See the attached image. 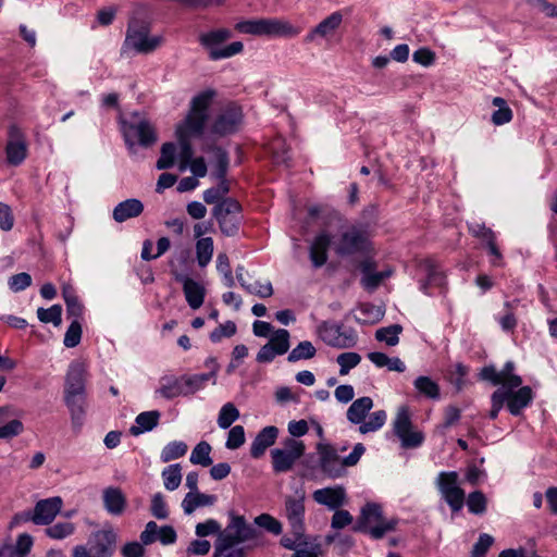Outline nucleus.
Listing matches in <instances>:
<instances>
[{
    "label": "nucleus",
    "mask_w": 557,
    "mask_h": 557,
    "mask_svg": "<svg viewBox=\"0 0 557 557\" xmlns=\"http://www.w3.org/2000/svg\"><path fill=\"white\" fill-rule=\"evenodd\" d=\"M87 368L84 362L73 361L70 363L64 382L63 399L71 416L74 431H79L85 423L87 401Z\"/></svg>",
    "instance_id": "1"
},
{
    "label": "nucleus",
    "mask_w": 557,
    "mask_h": 557,
    "mask_svg": "<svg viewBox=\"0 0 557 557\" xmlns=\"http://www.w3.org/2000/svg\"><path fill=\"white\" fill-rule=\"evenodd\" d=\"M315 448L319 455L320 469L330 479L344 476L346 474L345 468L356 466L366 453L362 443H357L352 451L344 458L339 457L338 451L331 444L318 443Z\"/></svg>",
    "instance_id": "2"
},
{
    "label": "nucleus",
    "mask_w": 557,
    "mask_h": 557,
    "mask_svg": "<svg viewBox=\"0 0 557 557\" xmlns=\"http://www.w3.org/2000/svg\"><path fill=\"white\" fill-rule=\"evenodd\" d=\"M235 29L240 34L258 37H285L293 38L299 34V29L290 23L276 17H261L239 21Z\"/></svg>",
    "instance_id": "3"
},
{
    "label": "nucleus",
    "mask_w": 557,
    "mask_h": 557,
    "mask_svg": "<svg viewBox=\"0 0 557 557\" xmlns=\"http://www.w3.org/2000/svg\"><path fill=\"white\" fill-rule=\"evenodd\" d=\"M397 520H385L383 516L382 506L376 503H367L360 511L356 523L352 525V531L357 533L370 534L372 539L380 540L387 532L394 531L397 525Z\"/></svg>",
    "instance_id": "4"
},
{
    "label": "nucleus",
    "mask_w": 557,
    "mask_h": 557,
    "mask_svg": "<svg viewBox=\"0 0 557 557\" xmlns=\"http://www.w3.org/2000/svg\"><path fill=\"white\" fill-rule=\"evenodd\" d=\"M334 250L338 257L371 255L374 248L370 239L368 225L363 223H355L348 226L347 230L342 232Z\"/></svg>",
    "instance_id": "5"
},
{
    "label": "nucleus",
    "mask_w": 557,
    "mask_h": 557,
    "mask_svg": "<svg viewBox=\"0 0 557 557\" xmlns=\"http://www.w3.org/2000/svg\"><path fill=\"white\" fill-rule=\"evenodd\" d=\"M233 33L228 28H215L199 35L198 41L200 46L208 52L211 61L232 58L244 50L242 41H233L221 47L225 41L232 38Z\"/></svg>",
    "instance_id": "6"
},
{
    "label": "nucleus",
    "mask_w": 557,
    "mask_h": 557,
    "mask_svg": "<svg viewBox=\"0 0 557 557\" xmlns=\"http://www.w3.org/2000/svg\"><path fill=\"white\" fill-rule=\"evenodd\" d=\"M149 22L132 18L128 22L124 45L131 46L136 52L148 54L159 48L164 38L160 35L150 36Z\"/></svg>",
    "instance_id": "7"
},
{
    "label": "nucleus",
    "mask_w": 557,
    "mask_h": 557,
    "mask_svg": "<svg viewBox=\"0 0 557 557\" xmlns=\"http://www.w3.org/2000/svg\"><path fill=\"white\" fill-rule=\"evenodd\" d=\"M244 110L236 101H227L215 114L210 132L219 137H226L238 133L244 125Z\"/></svg>",
    "instance_id": "8"
},
{
    "label": "nucleus",
    "mask_w": 557,
    "mask_h": 557,
    "mask_svg": "<svg viewBox=\"0 0 557 557\" xmlns=\"http://www.w3.org/2000/svg\"><path fill=\"white\" fill-rule=\"evenodd\" d=\"M117 534L113 529L94 532L87 545H77L73 557H112L116 550Z\"/></svg>",
    "instance_id": "9"
},
{
    "label": "nucleus",
    "mask_w": 557,
    "mask_h": 557,
    "mask_svg": "<svg viewBox=\"0 0 557 557\" xmlns=\"http://www.w3.org/2000/svg\"><path fill=\"white\" fill-rule=\"evenodd\" d=\"M212 215L216 220L220 231L227 237L238 234L243 222V206L235 198H226L212 209Z\"/></svg>",
    "instance_id": "10"
},
{
    "label": "nucleus",
    "mask_w": 557,
    "mask_h": 557,
    "mask_svg": "<svg viewBox=\"0 0 557 557\" xmlns=\"http://www.w3.org/2000/svg\"><path fill=\"white\" fill-rule=\"evenodd\" d=\"M121 132L129 153L135 152V139L143 148L152 147L158 140V134L151 123L141 119L138 122L121 121Z\"/></svg>",
    "instance_id": "11"
},
{
    "label": "nucleus",
    "mask_w": 557,
    "mask_h": 557,
    "mask_svg": "<svg viewBox=\"0 0 557 557\" xmlns=\"http://www.w3.org/2000/svg\"><path fill=\"white\" fill-rule=\"evenodd\" d=\"M319 336L329 346L345 349L355 347L358 335L352 327H344L343 324L323 321L318 326Z\"/></svg>",
    "instance_id": "12"
},
{
    "label": "nucleus",
    "mask_w": 557,
    "mask_h": 557,
    "mask_svg": "<svg viewBox=\"0 0 557 557\" xmlns=\"http://www.w3.org/2000/svg\"><path fill=\"white\" fill-rule=\"evenodd\" d=\"M7 136L8 139L4 147L5 161L11 166H18L28 156L26 136L16 124L9 125Z\"/></svg>",
    "instance_id": "13"
},
{
    "label": "nucleus",
    "mask_w": 557,
    "mask_h": 557,
    "mask_svg": "<svg viewBox=\"0 0 557 557\" xmlns=\"http://www.w3.org/2000/svg\"><path fill=\"white\" fill-rule=\"evenodd\" d=\"M516 364L513 361L508 360L500 371H497L494 366H485L480 372V377L484 381L491 382L493 385H502L505 388H517L522 385V377L515 374Z\"/></svg>",
    "instance_id": "14"
},
{
    "label": "nucleus",
    "mask_w": 557,
    "mask_h": 557,
    "mask_svg": "<svg viewBox=\"0 0 557 557\" xmlns=\"http://www.w3.org/2000/svg\"><path fill=\"white\" fill-rule=\"evenodd\" d=\"M419 268L425 273L426 277L424 281L420 282V290L431 296V288L435 287L444 292L446 288V274L441 269L440 264L432 258L422 259L419 263Z\"/></svg>",
    "instance_id": "15"
},
{
    "label": "nucleus",
    "mask_w": 557,
    "mask_h": 557,
    "mask_svg": "<svg viewBox=\"0 0 557 557\" xmlns=\"http://www.w3.org/2000/svg\"><path fill=\"white\" fill-rule=\"evenodd\" d=\"M517 388L518 389L500 388V394L505 398L506 408L510 414L515 417L520 416L523 409L528 408L534 399V392L529 385H520Z\"/></svg>",
    "instance_id": "16"
},
{
    "label": "nucleus",
    "mask_w": 557,
    "mask_h": 557,
    "mask_svg": "<svg viewBox=\"0 0 557 557\" xmlns=\"http://www.w3.org/2000/svg\"><path fill=\"white\" fill-rule=\"evenodd\" d=\"M305 494L298 497L287 496L285 499V513L289 522L292 533L297 540L305 533Z\"/></svg>",
    "instance_id": "17"
},
{
    "label": "nucleus",
    "mask_w": 557,
    "mask_h": 557,
    "mask_svg": "<svg viewBox=\"0 0 557 557\" xmlns=\"http://www.w3.org/2000/svg\"><path fill=\"white\" fill-rule=\"evenodd\" d=\"M63 500L59 496L40 499L34 507L33 515L27 513L26 520H32L37 525L50 524L60 512Z\"/></svg>",
    "instance_id": "18"
},
{
    "label": "nucleus",
    "mask_w": 557,
    "mask_h": 557,
    "mask_svg": "<svg viewBox=\"0 0 557 557\" xmlns=\"http://www.w3.org/2000/svg\"><path fill=\"white\" fill-rule=\"evenodd\" d=\"M174 280L183 285V292L188 306L196 310L205 301L206 288L186 274L173 272Z\"/></svg>",
    "instance_id": "19"
},
{
    "label": "nucleus",
    "mask_w": 557,
    "mask_h": 557,
    "mask_svg": "<svg viewBox=\"0 0 557 557\" xmlns=\"http://www.w3.org/2000/svg\"><path fill=\"white\" fill-rule=\"evenodd\" d=\"M332 244V237L327 232H320L312 240L309 248V258L314 268L323 267L329 258V249Z\"/></svg>",
    "instance_id": "20"
},
{
    "label": "nucleus",
    "mask_w": 557,
    "mask_h": 557,
    "mask_svg": "<svg viewBox=\"0 0 557 557\" xmlns=\"http://www.w3.org/2000/svg\"><path fill=\"white\" fill-rule=\"evenodd\" d=\"M312 497L318 504L324 505L334 510L341 508L344 505L346 499V491L341 485L334 487H323L314 491Z\"/></svg>",
    "instance_id": "21"
},
{
    "label": "nucleus",
    "mask_w": 557,
    "mask_h": 557,
    "mask_svg": "<svg viewBox=\"0 0 557 557\" xmlns=\"http://www.w3.org/2000/svg\"><path fill=\"white\" fill-rule=\"evenodd\" d=\"M278 435V429L274 425L263 428L255 437L250 446V456L253 459L261 458L265 450L272 446Z\"/></svg>",
    "instance_id": "22"
},
{
    "label": "nucleus",
    "mask_w": 557,
    "mask_h": 557,
    "mask_svg": "<svg viewBox=\"0 0 557 557\" xmlns=\"http://www.w3.org/2000/svg\"><path fill=\"white\" fill-rule=\"evenodd\" d=\"M343 22V15L339 11H335L327 17L322 20L313 27L305 37L306 42H312L317 37L326 38L335 33Z\"/></svg>",
    "instance_id": "23"
},
{
    "label": "nucleus",
    "mask_w": 557,
    "mask_h": 557,
    "mask_svg": "<svg viewBox=\"0 0 557 557\" xmlns=\"http://www.w3.org/2000/svg\"><path fill=\"white\" fill-rule=\"evenodd\" d=\"M207 121L208 114H202L189 109L184 123L177 127L176 134L200 137L205 132Z\"/></svg>",
    "instance_id": "24"
},
{
    "label": "nucleus",
    "mask_w": 557,
    "mask_h": 557,
    "mask_svg": "<svg viewBox=\"0 0 557 557\" xmlns=\"http://www.w3.org/2000/svg\"><path fill=\"white\" fill-rule=\"evenodd\" d=\"M207 151L214 156L213 166L210 173L211 178L227 177L230 169V154L227 150L222 146L213 144L208 146Z\"/></svg>",
    "instance_id": "25"
},
{
    "label": "nucleus",
    "mask_w": 557,
    "mask_h": 557,
    "mask_svg": "<svg viewBox=\"0 0 557 557\" xmlns=\"http://www.w3.org/2000/svg\"><path fill=\"white\" fill-rule=\"evenodd\" d=\"M103 506L113 516H120L126 508V497L120 487H107L102 493Z\"/></svg>",
    "instance_id": "26"
},
{
    "label": "nucleus",
    "mask_w": 557,
    "mask_h": 557,
    "mask_svg": "<svg viewBox=\"0 0 557 557\" xmlns=\"http://www.w3.org/2000/svg\"><path fill=\"white\" fill-rule=\"evenodd\" d=\"M144 212V203L136 198H129L119 202L113 209L114 221L123 223L129 219L137 218Z\"/></svg>",
    "instance_id": "27"
},
{
    "label": "nucleus",
    "mask_w": 557,
    "mask_h": 557,
    "mask_svg": "<svg viewBox=\"0 0 557 557\" xmlns=\"http://www.w3.org/2000/svg\"><path fill=\"white\" fill-rule=\"evenodd\" d=\"M216 499L215 495L203 494L199 491L188 492L182 502V508L186 515H191L198 507L214 505Z\"/></svg>",
    "instance_id": "28"
},
{
    "label": "nucleus",
    "mask_w": 557,
    "mask_h": 557,
    "mask_svg": "<svg viewBox=\"0 0 557 557\" xmlns=\"http://www.w3.org/2000/svg\"><path fill=\"white\" fill-rule=\"evenodd\" d=\"M160 417L161 413L158 410L140 412L135 419L136 425L129 429L131 434L137 436L144 432L152 431L159 424Z\"/></svg>",
    "instance_id": "29"
},
{
    "label": "nucleus",
    "mask_w": 557,
    "mask_h": 557,
    "mask_svg": "<svg viewBox=\"0 0 557 557\" xmlns=\"http://www.w3.org/2000/svg\"><path fill=\"white\" fill-rule=\"evenodd\" d=\"M372 407L373 400L371 397L363 396L356 399L347 409L346 416L348 421L354 424H361Z\"/></svg>",
    "instance_id": "30"
},
{
    "label": "nucleus",
    "mask_w": 557,
    "mask_h": 557,
    "mask_svg": "<svg viewBox=\"0 0 557 557\" xmlns=\"http://www.w3.org/2000/svg\"><path fill=\"white\" fill-rule=\"evenodd\" d=\"M184 382L183 375L175 377V376H164L161 379V386L158 389V393L165 399H173L178 396L185 395V388L182 384Z\"/></svg>",
    "instance_id": "31"
},
{
    "label": "nucleus",
    "mask_w": 557,
    "mask_h": 557,
    "mask_svg": "<svg viewBox=\"0 0 557 557\" xmlns=\"http://www.w3.org/2000/svg\"><path fill=\"white\" fill-rule=\"evenodd\" d=\"M413 386L420 396L437 400L441 397V388L437 382L430 376L420 375L413 381Z\"/></svg>",
    "instance_id": "32"
},
{
    "label": "nucleus",
    "mask_w": 557,
    "mask_h": 557,
    "mask_svg": "<svg viewBox=\"0 0 557 557\" xmlns=\"http://www.w3.org/2000/svg\"><path fill=\"white\" fill-rule=\"evenodd\" d=\"M184 382L182 383L185 388V395L189 396L195 394L196 392L206 387V384L210 380H214V373H200L193 375H183Z\"/></svg>",
    "instance_id": "33"
},
{
    "label": "nucleus",
    "mask_w": 557,
    "mask_h": 557,
    "mask_svg": "<svg viewBox=\"0 0 557 557\" xmlns=\"http://www.w3.org/2000/svg\"><path fill=\"white\" fill-rule=\"evenodd\" d=\"M272 468L275 473H285L293 469L295 459L286 451L280 448L271 450Z\"/></svg>",
    "instance_id": "34"
},
{
    "label": "nucleus",
    "mask_w": 557,
    "mask_h": 557,
    "mask_svg": "<svg viewBox=\"0 0 557 557\" xmlns=\"http://www.w3.org/2000/svg\"><path fill=\"white\" fill-rule=\"evenodd\" d=\"M188 446L183 441H172L161 450L160 459L162 462H170L186 455Z\"/></svg>",
    "instance_id": "35"
},
{
    "label": "nucleus",
    "mask_w": 557,
    "mask_h": 557,
    "mask_svg": "<svg viewBox=\"0 0 557 557\" xmlns=\"http://www.w3.org/2000/svg\"><path fill=\"white\" fill-rule=\"evenodd\" d=\"M211 446L208 442H199L193 449L189 460L193 465H200L202 467H209L212 465V458L210 457Z\"/></svg>",
    "instance_id": "36"
},
{
    "label": "nucleus",
    "mask_w": 557,
    "mask_h": 557,
    "mask_svg": "<svg viewBox=\"0 0 557 557\" xmlns=\"http://www.w3.org/2000/svg\"><path fill=\"white\" fill-rule=\"evenodd\" d=\"M216 96V91L214 89H206L197 94L190 101V110L208 114L211 102Z\"/></svg>",
    "instance_id": "37"
},
{
    "label": "nucleus",
    "mask_w": 557,
    "mask_h": 557,
    "mask_svg": "<svg viewBox=\"0 0 557 557\" xmlns=\"http://www.w3.org/2000/svg\"><path fill=\"white\" fill-rule=\"evenodd\" d=\"M317 349L309 341L300 342L287 356V361L295 363L299 360L311 359L315 356Z\"/></svg>",
    "instance_id": "38"
},
{
    "label": "nucleus",
    "mask_w": 557,
    "mask_h": 557,
    "mask_svg": "<svg viewBox=\"0 0 557 557\" xmlns=\"http://www.w3.org/2000/svg\"><path fill=\"white\" fill-rule=\"evenodd\" d=\"M196 255L199 267L203 268L212 259L213 239L211 237L199 238L196 243Z\"/></svg>",
    "instance_id": "39"
},
{
    "label": "nucleus",
    "mask_w": 557,
    "mask_h": 557,
    "mask_svg": "<svg viewBox=\"0 0 557 557\" xmlns=\"http://www.w3.org/2000/svg\"><path fill=\"white\" fill-rule=\"evenodd\" d=\"M164 487L168 491H175L182 482V468L180 463H173L162 471Z\"/></svg>",
    "instance_id": "40"
},
{
    "label": "nucleus",
    "mask_w": 557,
    "mask_h": 557,
    "mask_svg": "<svg viewBox=\"0 0 557 557\" xmlns=\"http://www.w3.org/2000/svg\"><path fill=\"white\" fill-rule=\"evenodd\" d=\"M176 146L172 141L164 143L161 147L160 157L157 161L158 170H168L174 166Z\"/></svg>",
    "instance_id": "41"
},
{
    "label": "nucleus",
    "mask_w": 557,
    "mask_h": 557,
    "mask_svg": "<svg viewBox=\"0 0 557 557\" xmlns=\"http://www.w3.org/2000/svg\"><path fill=\"white\" fill-rule=\"evenodd\" d=\"M403 332L400 324H392L386 327H381L375 332V339L385 342L388 346H395L399 343V334Z\"/></svg>",
    "instance_id": "42"
},
{
    "label": "nucleus",
    "mask_w": 557,
    "mask_h": 557,
    "mask_svg": "<svg viewBox=\"0 0 557 557\" xmlns=\"http://www.w3.org/2000/svg\"><path fill=\"white\" fill-rule=\"evenodd\" d=\"M386 418L387 416L385 410H376L372 412L367 421L363 420V422H361L359 432L361 434H367L369 432H375L380 430L385 424Z\"/></svg>",
    "instance_id": "43"
},
{
    "label": "nucleus",
    "mask_w": 557,
    "mask_h": 557,
    "mask_svg": "<svg viewBox=\"0 0 557 557\" xmlns=\"http://www.w3.org/2000/svg\"><path fill=\"white\" fill-rule=\"evenodd\" d=\"M289 332L287 330L280 329L274 332L268 344L272 346L274 352L282 356L289 349Z\"/></svg>",
    "instance_id": "44"
},
{
    "label": "nucleus",
    "mask_w": 557,
    "mask_h": 557,
    "mask_svg": "<svg viewBox=\"0 0 557 557\" xmlns=\"http://www.w3.org/2000/svg\"><path fill=\"white\" fill-rule=\"evenodd\" d=\"M467 506L469 512L483 515L487 508V498L482 491H473L468 495Z\"/></svg>",
    "instance_id": "45"
},
{
    "label": "nucleus",
    "mask_w": 557,
    "mask_h": 557,
    "mask_svg": "<svg viewBox=\"0 0 557 557\" xmlns=\"http://www.w3.org/2000/svg\"><path fill=\"white\" fill-rule=\"evenodd\" d=\"M239 418V411L232 403H226L222 406L219 417L218 424L221 429H228Z\"/></svg>",
    "instance_id": "46"
},
{
    "label": "nucleus",
    "mask_w": 557,
    "mask_h": 557,
    "mask_svg": "<svg viewBox=\"0 0 557 557\" xmlns=\"http://www.w3.org/2000/svg\"><path fill=\"white\" fill-rule=\"evenodd\" d=\"M441 494L453 512H457L462 509L465 505L466 493L461 487L457 486Z\"/></svg>",
    "instance_id": "47"
},
{
    "label": "nucleus",
    "mask_w": 557,
    "mask_h": 557,
    "mask_svg": "<svg viewBox=\"0 0 557 557\" xmlns=\"http://www.w3.org/2000/svg\"><path fill=\"white\" fill-rule=\"evenodd\" d=\"M37 317L42 323H52L59 326L62 322V307L60 305H52L50 308H39Z\"/></svg>",
    "instance_id": "48"
},
{
    "label": "nucleus",
    "mask_w": 557,
    "mask_h": 557,
    "mask_svg": "<svg viewBox=\"0 0 557 557\" xmlns=\"http://www.w3.org/2000/svg\"><path fill=\"white\" fill-rule=\"evenodd\" d=\"M412 429L410 412L407 406L399 408L394 420V433L398 437L403 433Z\"/></svg>",
    "instance_id": "49"
},
{
    "label": "nucleus",
    "mask_w": 557,
    "mask_h": 557,
    "mask_svg": "<svg viewBox=\"0 0 557 557\" xmlns=\"http://www.w3.org/2000/svg\"><path fill=\"white\" fill-rule=\"evenodd\" d=\"M392 273V270H384L380 272L374 271L367 276H362L360 283L366 290L373 292L383 283L384 280L388 278Z\"/></svg>",
    "instance_id": "50"
},
{
    "label": "nucleus",
    "mask_w": 557,
    "mask_h": 557,
    "mask_svg": "<svg viewBox=\"0 0 557 557\" xmlns=\"http://www.w3.org/2000/svg\"><path fill=\"white\" fill-rule=\"evenodd\" d=\"M237 544H240V542L235 533H220L215 542L213 557H222L226 550H231Z\"/></svg>",
    "instance_id": "51"
},
{
    "label": "nucleus",
    "mask_w": 557,
    "mask_h": 557,
    "mask_svg": "<svg viewBox=\"0 0 557 557\" xmlns=\"http://www.w3.org/2000/svg\"><path fill=\"white\" fill-rule=\"evenodd\" d=\"M336 361L339 364V374L346 375L360 363L361 356L354 351L343 352L337 356Z\"/></svg>",
    "instance_id": "52"
},
{
    "label": "nucleus",
    "mask_w": 557,
    "mask_h": 557,
    "mask_svg": "<svg viewBox=\"0 0 557 557\" xmlns=\"http://www.w3.org/2000/svg\"><path fill=\"white\" fill-rule=\"evenodd\" d=\"M255 524L268 532L280 535L283 531L282 523L270 513H261L255 518Z\"/></svg>",
    "instance_id": "53"
},
{
    "label": "nucleus",
    "mask_w": 557,
    "mask_h": 557,
    "mask_svg": "<svg viewBox=\"0 0 557 557\" xmlns=\"http://www.w3.org/2000/svg\"><path fill=\"white\" fill-rule=\"evenodd\" d=\"M75 531V525L72 522H57L46 529V534L54 540H63L72 535Z\"/></svg>",
    "instance_id": "54"
},
{
    "label": "nucleus",
    "mask_w": 557,
    "mask_h": 557,
    "mask_svg": "<svg viewBox=\"0 0 557 557\" xmlns=\"http://www.w3.org/2000/svg\"><path fill=\"white\" fill-rule=\"evenodd\" d=\"M82 334V323L78 320H73L65 332L64 346L67 348L76 347L81 343Z\"/></svg>",
    "instance_id": "55"
},
{
    "label": "nucleus",
    "mask_w": 557,
    "mask_h": 557,
    "mask_svg": "<svg viewBox=\"0 0 557 557\" xmlns=\"http://www.w3.org/2000/svg\"><path fill=\"white\" fill-rule=\"evenodd\" d=\"M469 373V368L461 362H458L449 370V382L455 388L460 392L466 385V376Z\"/></svg>",
    "instance_id": "56"
},
{
    "label": "nucleus",
    "mask_w": 557,
    "mask_h": 557,
    "mask_svg": "<svg viewBox=\"0 0 557 557\" xmlns=\"http://www.w3.org/2000/svg\"><path fill=\"white\" fill-rule=\"evenodd\" d=\"M505 313L497 319L502 330L506 333L513 332L518 325L517 317L512 310V305L509 301H506L505 305Z\"/></svg>",
    "instance_id": "57"
},
{
    "label": "nucleus",
    "mask_w": 557,
    "mask_h": 557,
    "mask_svg": "<svg viewBox=\"0 0 557 557\" xmlns=\"http://www.w3.org/2000/svg\"><path fill=\"white\" fill-rule=\"evenodd\" d=\"M459 475L456 471H442L437 476V488L441 493L458 486Z\"/></svg>",
    "instance_id": "58"
},
{
    "label": "nucleus",
    "mask_w": 557,
    "mask_h": 557,
    "mask_svg": "<svg viewBox=\"0 0 557 557\" xmlns=\"http://www.w3.org/2000/svg\"><path fill=\"white\" fill-rule=\"evenodd\" d=\"M468 231L473 237L479 238L484 243H487L496 237L492 228L486 227L484 223L480 222L468 223Z\"/></svg>",
    "instance_id": "59"
},
{
    "label": "nucleus",
    "mask_w": 557,
    "mask_h": 557,
    "mask_svg": "<svg viewBox=\"0 0 557 557\" xmlns=\"http://www.w3.org/2000/svg\"><path fill=\"white\" fill-rule=\"evenodd\" d=\"M237 331L236 324L233 321H226L224 324H220L209 335L212 343H219L223 337H232Z\"/></svg>",
    "instance_id": "60"
},
{
    "label": "nucleus",
    "mask_w": 557,
    "mask_h": 557,
    "mask_svg": "<svg viewBox=\"0 0 557 557\" xmlns=\"http://www.w3.org/2000/svg\"><path fill=\"white\" fill-rule=\"evenodd\" d=\"M494 544V537L487 533L479 535L478 541L472 547V557H485L491 546Z\"/></svg>",
    "instance_id": "61"
},
{
    "label": "nucleus",
    "mask_w": 557,
    "mask_h": 557,
    "mask_svg": "<svg viewBox=\"0 0 557 557\" xmlns=\"http://www.w3.org/2000/svg\"><path fill=\"white\" fill-rule=\"evenodd\" d=\"M247 293L257 295L260 298H269L273 295V287L271 282L261 283L260 281H256L252 284L247 283L243 287Z\"/></svg>",
    "instance_id": "62"
},
{
    "label": "nucleus",
    "mask_w": 557,
    "mask_h": 557,
    "mask_svg": "<svg viewBox=\"0 0 557 557\" xmlns=\"http://www.w3.org/2000/svg\"><path fill=\"white\" fill-rule=\"evenodd\" d=\"M150 511L157 519H166L169 517L168 506L161 493H156L152 496Z\"/></svg>",
    "instance_id": "63"
},
{
    "label": "nucleus",
    "mask_w": 557,
    "mask_h": 557,
    "mask_svg": "<svg viewBox=\"0 0 557 557\" xmlns=\"http://www.w3.org/2000/svg\"><path fill=\"white\" fill-rule=\"evenodd\" d=\"M404 448H416L422 445L424 435L420 431L409 430L398 436Z\"/></svg>",
    "instance_id": "64"
}]
</instances>
